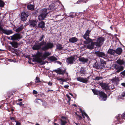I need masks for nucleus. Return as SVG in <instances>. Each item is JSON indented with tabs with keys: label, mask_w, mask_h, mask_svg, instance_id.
I'll return each instance as SVG.
<instances>
[{
	"label": "nucleus",
	"mask_w": 125,
	"mask_h": 125,
	"mask_svg": "<svg viewBox=\"0 0 125 125\" xmlns=\"http://www.w3.org/2000/svg\"><path fill=\"white\" fill-rule=\"evenodd\" d=\"M53 46V43L51 42L46 43L43 40L38 44L34 45L32 47V49L34 50H38L41 49L42 51H46L52 48Z\"/></svg>",
	"instance_id": "nucleus-1"
},
{
	"label": "nucleus",
	"mask_w": 125,
	"mask_h": 125,
	"mask_svg": "<svg viewBox=\"0 0 125 125\" xmlns=\"http://www.w3.org/2000/svg\"><path fill=\"white\" fill-rule=\"evenodd\" d=\"M42 52L38 51L36 54L32 55L33 57V61H35L40 63L41 65H43L45 63L42 61V60L46 59L48 56L51 55V53L48 52H45L42 55Z\"/></svg>",
	"instance_id": "nucleus-2"
},
{
	"label": "nucleus",
	"mask_w": 125,
	"mask_h": 125,
	"mask_svg": "<svg viewBox=\"0 0 125 125\" xmlns=\"http://www.w3.org/2000/svg\"><path fill=\"white\" fill-rule=\"evenodd\" d=\"M91 31V30H88L83 36V38L85 39L86 41H84V43L86 44H88L86 45L87 48L88 49L92 50L94 49L95 45V42H93L94 40L90 39L89 38V35Z\"/></svg>",
	"instance_id": "nucleus-3"
},
{
	"label": "nucleus",
	"mask_w": 125,
	"mask_h": 125,
	"mask_svg": "<svg viewBox=\"0 0 125 125\" xmlns=\"http://www.w3.org/2000/svg\"><path fill=\"white\" fill-rule=\"evenodd\" d=\"M116 62L120 65H115V67L117 70L116 72L119 73L124 69V67L121 65H125V61L123 59L122 60L119 59L117 60Z\"/></svg>",
	"instance_id": "nucleus-4"
},
{
	"label": "nucleus",
	"mask_w": 125,
	"mask_h": 125,
	"mask_svg": "<svg viewBox=\"0 0 125 125\" xmlns=\"http://www.w3.org/2000/svg\"><path fill=\"white\" fill-rule=\"evenodd\" d=\"M92 91L95 94L99 95L101 97L102 100L105 101L106 100L107 96L103 92H100L98 90L94 89H92Z\"/></svg>",
	"instance_id": "nucleus-5"
},
{
	"label": "nucleus",
	"mask_w": 125,
	"mask_h": 125,
	"mask_svg": "<svg viewBox=\"0 0 125 125\" xmlns=\"http://www.w3.org/2000/svg\"><path fill=\"white\" fill-rule=\"evenodd\" d=\"M41 13L38 16V19L39 20H43L46 17L49 12H48L46 9H43L41 10Z\"/></svg>",
	"instance_id": "nucleus-6"
},
{
	"label": "nucleus",
	"mask_w": 125,
	"mask_h": 125,
	"mask_svg": "<svg viewBox=\"0 0 125 125\" xmlns=\"http://www.w3.org/2000/svg\"><path fill=\"white\" fill-rule=\"evenodd\" d=\"M104 38L100 37L97 39L96 41L95 42V45L97 47H99L101 46L104 41Z\"/></svg>",
	"instance_id": "nucleus-7"
},
{
	"label": "nucleus",
	"mask_w": 125,
	"mask_h": 125,
	"mask_svg": "<svg viewBox=\"0 0 125 125\" xmlns=\"http://www.w3.org/2000/svg\"><path fill=\"white\" fill-rule=\"evenodd\" d=\"M11 39L12 40L19 41L22 38V36L20 33H16L10 36Z\"/></svg>",
	"instance_id": "nucleus-8"
},
{
	"label": "nucleus",
	"mask_w": 125,
	"mask_h": 125,
	"mask_svg": "<svg viewBox=\"0 0 125 125\" xmlns=\"http://www.w3.org/2000/svg\"><path fill=\"white\" fill-rule=\"evenodd\" d=\"M94 54L99 57H102L104 59L107 57V54H105L104 52L99 51L95 52Z\"/></svg>",
	"instance_id": "nucleus-9"
},
{
	"label": "nucleus",
	"mask_w": 125,
	"mask_h": 125,
	"mask_svg": "<svg viewBox=\"0 0 125 125\" xmlns=\"http://www.w3.org/2000/svg\"><path fill=\"white\" fill-rule=\"evenodd\" d=\"M29 14L27 12H23L21 13V19L22 21H25L26 20Z\"/></svg>",
	"instance_id": "nucleus-10"
},
{
	"label": "nucleus",
	"mask_w": 125,
	"mask_h": 125,
	"mask_svg": "<svg viewBox=\"0 0 125 125\" xmlns=\"http://www.w3.org/2000/svg\"><path fill=\"white\" fill-rule=\"evenodd\" d=\"M89 78V77L87 78H84L80 77H78L77 78L78 81L86 84L88 83Z\"/></svg>",
	"instance_id": "nucleus-11"
},
{
	"label": "nucleus",
	"mask_w": 125,
	"mask_h": 125,
	"mask_svg": "<svg viewBox=\"0 0 125 125\" xmlns=\"http://www.w3.org/2000/svg\"><path fill=\"white\" fill-rule=\"evenodd\" d=\"M75 58L74 57L72 56L68 58L67 59L66 62L68 64H72L75 60Z\"/></svg>",
	"instance_id": "nucleus-12"
},
{
	"label": "nucleus",
	"mask_w": 125,
	"mask_h": 125,
	"mask_svg": "<svg viewBox=\"0 0 125 125\" xmlns=\"http://www.w3.org/2000/svg\"><path fill=\"white\" fill-rule=\"evenodd\" d=\"M93 67L96 69H102L103 68L104 66L100 63L96 62L93 64Z\"/></svg>",
	"instance_id": "nucleus-13"
},
{
	"label": "nucleus",
	"mask_w": 125,
	"mask_h": 125,
	"mask_svg": "<svg viewBox=\"0 0 125 125\" xmlns=\"http://www.w3.org/2000/svg\"><path fill=\"white\" fill-rule=\"evenodd\" d=\"M56 73L59 74L63 75L65 72V70H62L60 68H58L57 69L53 70Z\"/></svg>",
	"instance_id": "nucleus-14"
},
{
	"label": "nucleus",
	"mask_w": 125,
	"mask_h": 125,
	"mask_svg": "<svg viewBox=\"0 0 125 125\" xmlns=\"http://www.w3.org/2000/svg\"><path fill=\"white\" fill-rule=\"evenodd\" d=\"M99 85L102 88L105 90H108L109 89V86H108V84L106 83H100Z\"/></svg>",
	"instance_id": "nucleus-15"
},
{
	"label": "nucleus",
	"mask_w": 125,
	"mask_h": 125,
	"mask_svg": "<svg viewBox=\"0 0 125 125\" xmlns=\"http://www.w3.org/2000/svg\"><path fill=\"white\" fill-rule=\"evenodd\" d=\"M79 61L82 62L83 63L87 62L88 61L87 59L81 57H79Z\"/></svg>",
	"instance_id": "nucleus-16"
},
{
	"label": "nucleus",
	"mask_w": 125,
	"mask_h": 125,
	"mask_svg": "<svg viewBox=\"0 0 125 125\" xmlns=\"http://www.w3.org/2000/svg\"><path fill=\"white\" fill-rule=\"evenodd\" d=\"M115 51V53L118 55L121 54L123 51L122 49L120 47H118L117 48Z\"/></svg>",
	"instance_id": "nucleus-17"
},
{
	"label": "nucleus",
	"mask_w": 125,
	"mask_h": 125,
	"mask_svg": "<svg viewBox=\"0 0 125 125\" xmlns=\"http://www.w3.org/2000/svg\"><path fill=\"white\" fill-rule=\"evenodd\" d=\"M45 23L44 22L42 21L39 23L38 25V27L39 28H43L45 27Z\"/></svg>",
	"instance_id": "nucleus-18"
},
{
	"label": "nucleus",
	"mask_w": 125,
	"mask_h": 125,
	"mask_svg": "<svg viewBox=\"0 0 125 125\" xmlns=\"http://www.w3.org/2000/svg\"><path fill=\"white\" fill-rule=\"evenodd\" d=\"M10 43L13 47L14 48H17L19 45L18 43L15 42H13Z\"/></svg>",
	"instance_id": "nucleus-19"
},
{
	"label": "nucleus",
	"mask_w": 125,
	"mask_h": 125,
	"mask_svg": "<svg viewBox=\"0 0 125 125\" xmlns=\"http://www.w3.org/2000/svg\"><path fill=\"white\" fill-rule=\"evenodd\" d=\"M107 53L108 54L111 55H114L115 53V50L113 49H109Z\"/></svg>",
	"instance_id": "nucleus-20"
},
{
	"label": "nucleus",
	"mask_w": 125,
	"mask_h": 125,
	"mask_svg": "<svg viewBox=\"0 0 125 125\" xmlns=\"http://www.w3.org/2000/svg\"><path fill=\"white\" fill-rule=\"evenodd\" d=\"M77 38L75 37H72L69 39V41L72 43H74L78 41Z\"/></svg>",
	"instance_id": "nucleus-21"
},
{
	"label": "nucleus",
	"mask_w": 125,
	"mask_h": 125,
	"mask_svg": "<svg viewBox=\"0 0 125 125\" xmlns=\"http://www.w3.org/2000/svg\"><path fill=\"white\" fill-rule=\"evenodd\" d=\"M75 114L76 115V118L79 120H81L82 119V116L80 115H81L80 114H79V113L77 112L75 113Z\"/></svg>",
	"instance_id": "nucleus-22"
},
{
	"label": "nucleus",
	"mask_w": 125,
	"mask_h": 125,
	"mask_svg": "<svg viewBox=\"0 0 125 125\" xmlns=\"http://www.w3.org/2000/svg\"><path fill=\"white\" fill-rule=\"evenodd\" d=\"M55 4H52L50 5L49 9L52 10H53L56 8Z\"/></svg>",
	"instance_id": "nucleus-23"
},
{
	"label": "nucleus",
	"mask_w": 125,
	"mask_h": 125,
	"mask_svg": "<svg viewBox=\"0 0 125 125\" xmlns=\"http://www.w3.org/2000/svg\"><path fill=\"white\" fill-rule=\"evenodd\" d=\"M28 9L31 10H33L34 9V7L33 5L30 4L27 6Z\"/></svg>",
	"instance_id": "nucleus-24"
},
{
	"label": "nucleus",
	"mask_w": 125,
	"mask_h": 125,
	"mask_svg": "<svg viewBox=\"0 0 125 125\" xmlns=\"http://www.w3.org/2000/svg\"><path fill=\"white\" fill-rule=\"evenodd\" d=\"M37 22L36 21L33 20L31 21L30 24L33 27H34L36 26Z\"/></svg>",
	"instance_id": "nucleus-25"
},
{
	"label": "nucleus",
	"mask_w": 125,
	"mask_h": 125,
	"mask_svg": "<svg viewBox=\"0 0 125 125\" xmlns=\"http://www.w3.org/2000/svg\"><path fill=\"white\" fill-rule=\"evenodd\" d=\"M57 49L59 50H61L62 49L63 47L62 46V45L59 44H58L56 45Z\"/></svg>",
	"instance_id": "nucleus-26"
},
{
	"label": "nucleus",
	"mask_w": 125,
	"mask_h": 125,
	"mask_svg": "<svg viewBox=\"0 0 125 125\" xmlns=\"http://www.w3.org/2000/svg\"><path fill=\"white\" fill-rule=\"evenodd\" d=\"M76 15V14L74 12H71L70 13L69 17L72 18H73Z\"/></svg>",
	"instance_id": "nucleus-27"
},
{
	"label": "nucleus",
	"mask_w": 125,
	"mask_h": 125,
	"mask_svg": "<svg viewBox=\"0 0 125 125\" xmlns=\"http://www.w3.org/2000/svg\"><path fill=\"white\" fill-rule=\"evenodd\" d=\"M61 122V125H66V124L67 123V121L62 119H60Z\"/></svg>",
	"instance_id": "nucleus-28"
},
{
	"label": "nucleus",
	"mask_w": 125,
	"mask_h": 125,
	"mask_svg": "<svg viewBox=\"0 0 125 125\" xmlns=\"http://www.w3.org/2000/svg\"><path fill=\"white\" fill-rule=\"evenodd\" d=\"M23 28V26L22 25L16 29V31L17 32H19L22 30Z\"/></svg>",
	"instance_id": "nucleus-29"
},
{
	"label": "nucleus",
	"mask_w": 125,
	"mask_h": 125,
	"mask_svg": "<svg viewBox=\"0 0 125 125\" xmlns=\"http://www.w3.org/2000/svg\"><path fill=\"white\" fill-rule=\"evenodd\" d=\"M49 59L50 60L52 61H55L57 60V58L53 56H52L50 57H49Z\"/></svg>",
	"instance_id": "nucleus-30"
},
{
	"label": "nucleus",
	"mask_w": 125,
	"mask_h": 125,
	"mask_svg": "<svg viewBox=\"0 0 125 125\" xmlns=\"http://www.w3.org/2000/svg\"><path fill=\"white\" fill-rule=\"evenodd\" d=\"M45 36L44 35L42 34L40 35L39 38V41H42V40L44 38Z\"/></svg>",
	"instance_id": "nucleus-31"
},
{
	"label": "nucleus",
	"mask_w": 125,
	"mask_h": 125,
	"mask_svg": "<svg viewBox=\"0 0 125 125\" xmlns=\"http://www.w3.org/2000/svg\"><path fill=\"white\" fill-rule=\"evenodd\" d=\"M5 5V3L2 0H0V7L2 8Z\"/></svg>",
	"instance_id": "nucleus-32"
},
{
	"label": "nucleus",
	"mask_w": 125,
	"mask_h": 125,
	"mask_svg": "<svg viewBox=\"0 0 125 125\" xmlns=\"http://www.w3.org/2000/svg\"><path fill=\"white\" fill-rule=\"evenodd\" d=\"M80 72L81 74H83L85 73V70L82 67L81 69V70L80 71Z\"/></svg>",
	"instance_id": "nucleus-33"
},
{
	"label": "nucleus",
	"mask_w": 125,
	"mask_h": 125,
	"mask_svg": "<svg viewBox=\"0 0 125 125\" xmlns=\"http://www.w3.org/2000/svg\"><path fill=\"white\" fill-rule=\"evenodd\" d=\"M100 62H101V64H102V65L104 66V64H106V62L103 60L100 59Z\"/></svg>",
	"instance_id": "nucleus-34"
},
{
	"label": "nucleus",
	"mask_w": 125,
	"mask_h": 125,
	"mask_svg": "<svg viewBox=\"0 0 125 125\" xmlns=\"http://www.w3.org/2000/svg\"><path fill=\"white\" fill-rule=\"evenodd\" d=\"M35 101H36V102L37 103H40L41 102H42V100L41 99H36L35 100Z\"/></svg>",
	"instance_id": "nucleus-35"
},
{
	"label": "nucleus",
	"mask_w": 125,
	"mask_h": 125,
	"mask_svg": "<svg viewBox=\"0 0 125 125\" xmlns=\"http://www.w3.org/2000/svg\"><path fill=\"white\" fill-rule=\"evenodd\" d=\"M102 77H95L94 80L99 81L100 80L102 79Z\"/></svg>",
	"instance_id": "nucleus-36"
},
{
	"label": "nucleus",
	"mask_w": 125,
	"mask_h": 125,
	"mask_svg": "<svg viewBox=\"0 0 125 125\" xmlns=\"http://www.w3.org/2000/svg\"><path fill=\"white\" fill-rule=\"evenodd\" d=\"M119 80V78L117 77H115V78H113L112 79V81H115L116 82H117Z\"/></svg>",
	"instance_id": "nucleus-37"
},
{
	"label": "nucleus",
	"mask_w": 125,
	"mask_h": 125,
	"mask_svg": "<svg viewBox=\"0 0 125 125\" xmlns=\"http://www.w3.org/2000/svg\"><path fill=\"white\" fill-rule=\"evenodd\" d=\"M57 80H59V81H61L63 82L65 81V80L62 78H57Z\"/></svg>",
	"instance_id": "nucleus-38"
},
{
	"label": "nucleus",
	"mask_w": 125,
	"mask_h": 125,
	"mask_svg": "<svg viewBox=\"0 0 125 125\" xmlns=\"http://www.w3.org/2000/svg\"><path fill=\"white\" fill-rule=\"evenodd\" d=\"M78 112H79V113L81 114L83 117L84 118L85 117L84 116V115H83V110H79V111Z\"/></svg>",
	"instance_id": "nucleus-39"
},
{
	"label": "nucleus",
	"mask_w": 125,
	"mask_h": 125,
	"mask_svg": "<svg viewBox=\"0 0 125 125\" xmlns=\"http://www.w3.org/2000/svg\"><path fill=\"white\" fill-rule=\"evenodd\" d=\"M117 119L119 123H122L121 119L120 118L119 116L117 117Z\"/></svg>",
	"instance_id": "nucleus-40"
},
{
	"label": "nucleus",
	"mask_w": 125,
	"mask_h": 125,
	"mask_svg": "<svg viewBox=\"0 0 125 125\" xmlns=\"http://www.w3.org/2000/svg\"><path fill=\"white\" fill-rule=\"evenodd\" d=\"M36 81L35 82L36 83H39L40 82L39 78L36 77Z\"/></svg>",
	"instance_id": "nucleus-41"
},
{
	"label": "nucleus",
	"mask_w": 125,
	"mask_h": 125,
	"mask_svg": "<svg viewBox=\"0 0 125 125\" xmlns=\"http://www.w3.org/2000/svg\"><path fill=\"white\" fill-rule=\"evenodd\" d=\"M83 114L84 116H85L86 117L88 118H89L88 115L85 112L83 111Z\"/></svg>",
	"instance_id": "nucleus-42"
},
{
	"label": "nucleus",
	"mask_w": 125,
	"mask_h": 125,
	"mask_svg": "<svg viewBox=\"0 0 125 125\" xmlns=\"http://www.w3.org/2000/svg\"><path fill=\"white\" fill-rule=\"evenodd\" d=\"M83 114L84 116H85L86 117L88 118H89L88 115L85 112L83 111Z\"/></svg>",
	"instance_id": "nucleus-43"
},
{
	"label": "nucleus",
	"mask_w": 125,
	"mask_h": 125,
	"mask_svg": "<svg viewBox=\"0 0 125 125\" xmlns=\"http://www.w3.org/2000/svg\"><path fill=\"white\" fill-rule=\"evenodd\" d=\"M83 114L84 116H85L86 117L88 118H89L88 115L85 112L83 111Z\"/></svg>",
	"instance_id": "nucleus-44"
},
{
	"label": "nucleus",
	"mask_w": 125,
	"mask_h": 125,
	"mask_svg": "<svg viewBox=\"0 0 125 125\" xmlns=\"http://www.w3.org/2000/svg\"><path fill=\"white\" fill-rule=\"evenodd\" d=\"M120 74H122L123 76H125V70L123 72H121Z\"/></svg>",
	"instance_id": "nucleus-45"
},
{
	"label": "nucleus",
	"mask_w": 125,
	"mask_h": 125,
	"mask_svg": "<svg viewBox=\"0 0 125 125\" xmlns=\"http://www.w3.org/2000/svg\"><path fill=\"white\" fill-rule=\"evenodd\" d=\"M122 119H124L125 118V113H124L122 115Z\"/></svg>",
	"instance_id": "nucleus-46"
},
{
	"label": "nucleus",
	"mask_w": 125,
	"mask_h": 125,
	"mask_svg": "<svg viewBox=\"0 0 125 125\" xmlns=\"http://www.w3.org/2000/svg\"><path fill=\"white\" fill-rule=\"evenodd\" d=\"M15 122L16 123V125H20L21 123L17 121H15Z\"/></svg>",
	"instance_id": "nucleus-47"
},
{
	"label": "nucleus",
	"mask_w": 125,
	"mask_h": 125,
	"mask_svg": "<svg viewBox=\"0 0 125 125\" xmlns=\"http://www.w3.org/2000/svg\"><path fill=\"white\" fill-rule=\"evenodd\" d=\"M61 118L62 119H63V120H64L66 121L67 120V118L66 117H64L63 116H62L61 117Z\"/></svg>",
	"instance_id": "nucleus-48"
},
{
	"label": "nucleus",
	"mask_w": 125,
	"mask_h": 125,
	"mask_svg": "<svg viewBox=\"0 0 125 125\" xmlns=\"http://www.w3.org/2000/svg\"><path fill=\"white\" fill-rule=\"evenodd\" d=\"M33 94H37L38 93L35 90H33Z\"/></svg>",
	"instance_id": "nucleus-49"
},
{
	"label": "nucleus",
	"mask_w": 125,
	"mask_h": 125,
	"mask_svg": "<svg viewBox=\"0 0 125 125\" xmlns=\"http://www.w3.org/2000/svg\"><path fill=\"white\" fill-rule=\"evenodd\" d=\"M66 96H67V98H68L69 101H70V100H71V98H70V97L68 95V94H67L66 95Z\"/></svg>",
	"instance_id": "nucleus-50"
},
{
	"label": "nucleus",
	"mask_w": 125,
	"mask_h": 125,
	"mask_svg": "<svg viewBox=\"0 0 125 125\" xmlns=\"http://www.w3.org/2000/svg\"><path fill=\"white\" fill-rule=\"evenodd\" d=\"M10 119L11 120H12V121H14V120H15V118L13 117H10Z\"/></svg>",
	"instance_id": "nucleus-51"
},
{
	"label": "nucleus",
	"mask_w": 125,
	"mask_h": 125,
	"mask_svg": "<svg viewBox=\"0 0 125 125\" xmlns=\"http://www.w3.org/2000/svg\"><path fill=\"white\" fill-rule=\"evenodd\" d=\"M48 84L50 86H51L52 84V83L51 82H48Z\"/></svg>",
	"instance_id": "nucleus-52"
},
{
	"label": "nucleus",
	"mask_w": 125,
	"mask_h": 125,
	"mask_svg": "<svg viewBox=\"0 0 125 125\" xmlns=\"http://www.w3.org/2000/svg\"><path fill=\"white\" fill-rule=\"evenodd\" d=\"M121 85L122 86L125 87V83H122L121 84Z\"/></svg>",
	"instance_id": "nucleus-53"
},
{
	"label": "nucleus",
	"mask_w": 125,
	"mask_h": 125,
	"mask_svg": "<svg viewBox=\"0 0 125 125\" xmlns=\"http://www.w3.org/2000/svg\"><path fill=\"white\" fill-rule=\"evenodd\" d=\"M69 87V86L68 85H66L64 86V87L65 88H67Z\"/></svg>",
	"instance_id": "nucleus-54"
},
{
	"label": "nucleus",
	"mask_w": 125,
	"mask_h": 125,
	"mask_svg": "<svg viewBox=\"0 0 125 125\" xmlns=\"http://www.w3.org/2000/svg\"><path fill=\"white\" fill-rule=\"evenodd\" d=\"M18 104L20 105H21L22 104V102H20Z\"/></svg>",
	"instance_id": "nucleus-55"
},
{
	"label": "nucleus",
	"mask_w": 125,
	"mask_h": 125,
	"mask_svg": "<svg viewBox=\"0 0 125 125\" xmlns=\"http://www.w3.org/2000/svg\"><path fill=\"white\" fill-rule=\"evenodd\" d=\"M123 97H124L125 96V93H123L122 95Z\"/></svg>",
	"instance_id": "nucleus-56"
},
{
	"label": "nucleus",
	"mask_w": 125,
	"mask_h": 125,
	"mask_svg": "<svg viewBox=\"0 0 125 125\" xmlns=\"http://www.w3.org/2000/svg\"><path fill=\"white\" fill-rule=\"evenodd\" d=\"M54 125H59L58 124H57V123H54Z\"/></svg>",
	"instance_id": "nucleus-57"
},
{
	"label": "nucleus",
	"mask_w": 125,
	"mask_h": 125,
	"mask_svg": "<svg viewBox=\"0 0 125 125\" xmlns=\"http://www.w3.org/2000/svg\"><path fill=\"white\" fill-rule=\"evenodd\" d=\"M74 123L76 125H80L79 123H77L75 122Z\"/></svg>",
	"instance_id": "nucleus-58"
},
{
	"label": "nucleus",
	"mask_w": 125,
	"mask_h": 125,
	"mask_svg": "<svg viewBox=\"0 0 125 125\" xmlns=\"http://www.w3.org/2000/svg\"><path fill=\"white\" fill-rule=\"evenodd\" d=\"M50 91H53L52 90H49V89H48V90L47 92H49Z\"/></svg>",
	"instance_id": "nucleus-59"
},
{
	"label": "nucleus",
	"mask_w": 125,
	"mask_h": 125,
	"mask_svg": "<svg viewBox=\"0 0 125 125\" xmlns=\"http://www.w3.org/2000/svg\"><path fill=\"white\" fill-rule=\"evenodd\" d=\"M69 94L71 95L72 96H73V94H72L71 93H69Z\"/></svg>",
	"instance_id": "nucleus-60"
},
{
	"label": "nucleus",
	"mask_w": 125,
	"mask_h": 125,
	"mask_svg": "<svg viewBox=\"0 0 125 125\" xmlns=\"http://www.w3.org/2000/svg\"><path fill=\"white\" fill-rule=\"evenodd\" d=\"M35 125H39V124L36 123L35 124Z\"/></svg>",
	"instance_id": "nucleus-61"
},
{
	"label": "nucleus",
	"mask_w": 125,
	"mask_h": 125,
	"mask_svg": "<svg viewBox=\"0 0 125 125\" xmlns=\"http://www.w3.org/2000/svg\"><path fill=\"white\" fill-rule=\"evenodd\" d=\"M22 99H19V101H22Z\"/></svg>",
	"instance_id": "nucleus-62"
},
{
	"label": "nucleus",
	"mask_w": 125,
	"mask_h": 125,
	"mask_svg": "<svg viewBox=\"0 0 125 125\" xmlns=\"http://www.w3.org/2000/svg\"><path fill=\"white\" fill-rule=\"evenodd\" d=\"M73 105L74 106H76V105L75 104H73Z\"/></svg>",
	"instance_id": "nucleus-63"
},
{
	"label": "nucleus",
	"mask_w": 125,
	"mask_h": 125,
	"mask_svg": "<svg viewBox=\"0 0 125 125\" xmlns=\"http://www.w3.org/2000/svg\"><path fill=\"white\" fill-rule=\"evenodd\" d=\"M63 82H62V83H61V84H63Z\"/></svg>",
	"instance_id": "nucleus-64"
}]
</instances>
